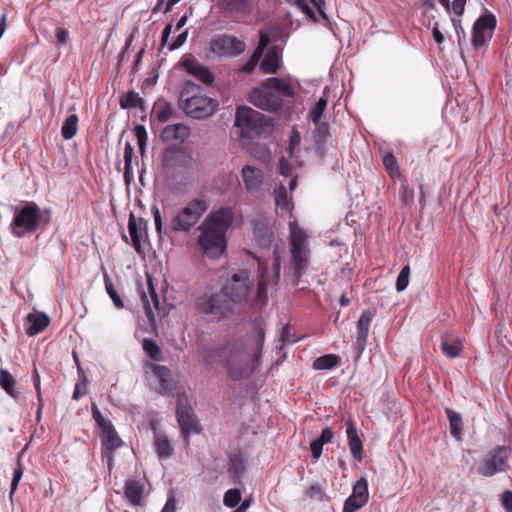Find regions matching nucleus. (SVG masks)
<instances>
[{
    "label": "nucleus",
    "mask_w": 512,
    "mask_h": 512,
    "mask_svg": "<svg viewBox=\"0 0 512 512\" xmlns=\"http://www.w3.org/2000/svg\"><path fill=\"white\" fill-rule=\"evenodd\" d=\"M264 342V327L254 322L244 335L207 348L203 361L212 367L222 364L233 381L248 379L260 370Z\"/></svg>",
    "instance_id": "obj_1"
},
{
    "label": "nucleus",
    "mask_w": 512,
    "mask_h": 512,
    "mask_svg": "<svg viewBox=\"0 0 512 512\" xmlns=\"http://www.w3.org/2000/svg\"><path fill=\"white\" fill-rule=\"evenodd\" d=\"M234 219L231 207L211 212L198 227V244L210 258L220 257L226 249V232Z\"/></svg>",
    "instance_id": "obj_2"
},
{
    "label": "nucleus",
    "mask_w": 512,
    "mask_h": 512,
    "mask_svg": "<svg viewBox=\"0 0 512 512\" xmlns=\"http://www.w3.org/2000/svg\"><path fill=\"white\" fill-rule=\"evenodd\" d=\"M51 221L48 209L42 210L35 202H23L13 209V219L9 229L16 238H23L38 230H44Z\"/></svg>",
    "instance_id": "obj_3"
},
{
    "label": "nucleus",
    "mask_w": 512,
    "mask_h": 512,
    "mask_svg": "<svg viewBox=\"0 0 512 512\" xmlns=\"http://www.w3.org/2000/svg\"><path fill=\"white\" fill-rule=\"evenodd\" d=\"M179 105L187 116L202 120L211 117L216 112L218 101L202 94L200 86L188 81L180 92Z\"/></svg>",
    "instance_id": "obj_4"
},
{
    "label": "nucleus",
    "mask_w": 512,
    "mask_h": 512,
    "mask_svg": "<svg viewBox=\"0 0 512 512\" xmlns=\"http://www.w3.org/2000/svg\"><path fill=\"white\" fill-rule=\"evenodd\" d=\"M289 269L298 282L307 271L311 256L309 235L296 221L289 222Z\"/></svg>",
    "instance_id": "obj_5"
},
{
    "label": "nucleus",
    "mask_w": 512,
    "mask_h": 512,
    "mask_svg": "<svg viewBox=\"0 0 512 512\" xmlns=\"http://www.w3.org/2000/svg\"><path fill=\"white\" fill-rule=\"evenodd\" d=\"M234 126L239 129V138L241 139H250L254 135L266 134L271 129L268 119L248 106H239L236 109Z\"/></svg>",
    "instance_id": "obj_6"
},
{
    "label": "nucleus",
    "mask_w": 512,
    "mask_h": 512,
    "mask_svg": "<svg viewBox=\"0 0 512 512\" xmlns=\"http://www.w3.org/2000/svg\"><path fill=\"white\" fill-rule=\"evenodd\" d=\"M208 203L201 198L190 200L171 219L170 227L174 232H189L207 211Z\"/></svg>",
    "instance_id": "obj_7"
},
{
    "label": "nucleus",
    "mask_w": 512,
    "mask_h": 512,
    "mask_svg": "<svg viewBox=\"0 0 512 512\" xmlns=\"http://www.w3.org/2000/svg\"><path fill=\"white\" fill-rule=\"evenodd\" d=\"M511 454L512 449L510 447L495 446L480 461L477 466V472L484 477H491L507 471L510 467Z\"/></svg>",
    "instance_id": "obj_8"
},
{
    "label": "nucleus",
    "mask_w": 512,
    "mask_h": 512,
    "mask_svg": "<svg viewBox=\"0 0 512 512\" xmlns=\"http://www.w3.org/2000/svg\"><path fill=\"white\" fill-rule=\"evenodd\" d=\"M252 288L253 280L249 273L240 270L231 276L221 290L232 304H242L247 301Z\"/></svg>",
    "instance_id": "obj_9"
},
{
    "label": "nucleus",
    "mask_w": 512,
    "mask_h": 512,
    "mask_svg": "<svg viewBox=\"0 0 512 512\" xmlns=\"http://www.w3.org/2000/svg\"><path fill=\"white\" fill-rule=\"evenodd\" d=\"M211 52L219 57L235 58L246 50V43L231 34H220L210 40Z\"/></svg>",
    "instance_id": "obj_10"
},
{
    "label": "nucleus",
    "mask_w": 512,
    "mask_h": 512,
    "mask_svg": "<svg viewBox=\"0 0 512 512\" xmlns=\"http://www.w3.org/2000/svg\"><path fill=\"white\" fill-rule=\"evenodd\" d=\"M249 101L257 108L270 112L280 110L283 105V99L271 90L267 81L262 87L254 88L250 92Z\"/></svg>",
    "instance_id": "obj_11"
},
{
    "label": "nucleus",
    "mask_w": 512,
    "mask_h": 512,
    "mask_svg": "<svg viewBox=\"0 0 512 512\" xmlns=\"http://www.w3.org/2000/svg\"><path fill=\"white\" fill-rule=\"evenodd\" d=\"M497 25V19L494 14L486 13L480 16L474 23L472 29V45L475 49L486 46L492 39L493 32Z\"/></svg>",
    "instance_id": "obj_12"
},
{
    "label": "nucleus",
    "mask_w": 512,
    "mask_h": 512,
    "mask_svg": "<svg viewBox=\"0 0 512 512\" xmlns=\"http://www.w3.org/2000/svg\"><path fill=\"white\" fill-rule=\"evenodd\" d=\"M231 307L232 303L222 290L216 294L203 295L197 300V309L203 314L222 316L230 311Z\"/></svg>",
    "instance_id": "obj_13"
},
{
    "label": "nucleus",
    "mask_w": 512,
    "mask_h": 512,
    "mask_svg": "<svg viewBox=\"0 0 512 512\" xmlns=\"http://www.w3.org/2000/svg\"><path fill=\"white\" fill-rule=\"evenodd\" d=\"M176 416L183 437L188 442L190 434L199 433L200 430L198 429L193 409L184 397H179L177 400Z\"/></svg>",
    "instance_id": "obj_14"
},
{
    "label": "nucleus",
    "mask_w": 512,
    "mask_h": 512,
    "mask_svg": "<svg viewBox=\"0 0 512 512\" xmlns=\"http://www.w3.org/2000/svg\"><path fill=\"white\" fill-rule=\"evenodd\" d=\"M193 164L192 156L182 149H166L163 155V167L166 172H180Z\"/></svg>",
    "instance_id": "obj_15"
},
{
    "label": "nucleus",
    "mask_w": 512,
    "mask_h": 512,
    "mask_svg": "<svg viewBox=\"0 0 512 512\" xmlns=\"http://www.w3.org/2000/svg\"><path fill=\"white\" fill-rule=\"evenodd\" d=\"M368 499V482L361 477L354 484L351 495L345 500L342 512H356L368 502Z\"/></svg>",
    "instance_id": "obj_16"
},
{
    "label": "nucleus",
    "mask_w": 512,
    "mask_h": 512,
    "mask_svg": "<svg viewBox=\"0 0 512 512\" xmlns=\"http://www.w3.org/2000/svg\"><path fill=\"white\" fill-rule=\"evenodd\" d=\"M374 316L375 312L373 310L366 309L362 312L357 322V336L353 344V349L357 358H359L365 350L370 324Z\"/></svg>",
    "instance_id": "obj_17"
},
{
    "label": "nucleus",
    "mask_w": 512,
    "mask_h": 512,
    "mask_svg": "<svg viewBox=\"0 0 512 512\" xmlns=\"http://www.w3.org/2000/svg\"><path fill=\"white\" fill-rule=\"evenodd\" d=\"M182 67L187 73L194 76L196 79L206 85H212L215 77L208 67L201 64L197 59L193 57H185L182 59Z\"/></svg>",
    "instance_id": "obj_18"
},
{
    "label": "nucleus",
    "mask_w": 512,
    "mask_h": 512,
    "mask_svg": "<svg viewBox=\"0 0 512 512\" xmlns=\"http://www.w3.org/2000/svg\"><path fill=\"white\" fill-rule=\"evenodd\" d=\"M273 231L267 219L259 217L253 221V241L263 249L270 248Z\"/></svg>",
    "instance_id": "obj_19"
},
{
    "label": "nucleus",
    "mask_w": 512,
    "mask_h": 512,
    "mask_svg": "<svg viewBox=\"0 0 512 512\" xmlns=\"http://www.w3.org/2000/svg\"><path fill=\"white\" fill-rule=\"evenodd\" d=\"M147 222L143 218L137 219L131 212L128 220V231L131 238L132 247L141 252V241L147 237Z\"/></svg>",
    "instance_id": "obj_20"
},
{
    "label": "nucleus",
    "mask_w": 512,
    "mask_h": 512,
    "mask_svg": "<svg viewBox=\"0 0 512 512\" xmlns=\"http://www.w3.org/2000/svg\"><path fill=\"white\" fill-rule=\"evenodd\" d=\"M242 178L247 192L258 195L263 184V171L251 165L242 168Z\"/></svg>",
    "instance_id": "obj_21"
},
{
    "label": "nucleus",
    "mask_w": 512,
    "mask_h": 512,
    "mask_svg": "<svg viewBox=\"0 0 512 512\" xmlns=\"http://www.w3.org/2000/svg\"><path fill=\"white\" fill-rule=\"evenodd\" d=\"M124 496L132 506H142L146 496L144 483L140 480L128 479L124 486Z\"/></svg>",
    "instance_id": "obj_22"
},
{
    "label": "nucleus",
    "mask_w": 512,
    "mask_h": 512,
    "mask_svg": "<svg viewBox=\"0 0 512 512\" xmlns=\"http://www.w3.org/2000/svg\"><path fill=\"white\" fill-rule=\"evenodd\" d=\"M102 430V443L105 448L104 455L108 459V463L112 461V452L120 448L123 444L121 438L118 436L112 423L105 424Z\"/></svg>",
    "instance_id": "obj_23"
},
{
    "label": "nucleus",
    "mask_w": 512,
    "mask_h": 512,
    "mask_svg": "<svg viewBox=\"0 0 512 512\" xmlns=\"http://www.w3.org/2000/svg\"><path fill=\"white\" fill-rule=\"evenodd\" d=\"M150 367L158 380L157 390L161 394H170L175 387L171 370L166 366L157 364H150Z\"/></svg>",
    "instance_id": "obj_24"
},
{
    "label": "nucleus",
    "mask_w": 512,
    "mask_h": 512,
    "mask_svg": "<svg viewBox=\"0 0 512 512\" xmlns=\"http://www.w3.org/2000/svg\"><path fill=\"white\" fill-rule=\"evenodd\" d=\"M223 11L226 16L238 21L251 13L250 0H224Z\"/></svg>",
    "instance_id": "obj_25"
},
{
    "label": "nucleus",
    "mask_w": 512,
    "mask_h": 512,
    "mask_svg": "<svg viewBox=\"0 0 512 512\" xmlns=\"http://www.w3.org/2000/svg\"><path fill=\"white\" fill-rule=\"evenodd\" d=\"M346 435L348 440V446L350 453L357 461L362 460L363 445L362 441L357 433L355 423L352 419H348L346 422Z\"/></svg>",
    "instance_id": "obj_26"
},
{
    "label": "nucleus",
    "mask_w": 512,
    "mask_h": 512,
    "mask_svg": "<svg viewBox=\"0 0 512 512\" xmlns=\"http://www.w3.org/2000/svg\"><path fill=\"white\" fill-rule=\"evenodd\" d=\"M50 323L49 317L44 313H30L27 316L26 333L35 336L44 331Z\"/></svg>",
    "instance_id": "obj_27"
},
{
    "label": "nucleus",
    "mask_w": 512,
    "mask_h": 512,
    "mask_svg": "<svg viewBox=\"0 0 512 512\" xmlns=\"http://www.w3.org/2000/svg\"><path fill=\"white\" fill-rule=\"evenodd\" d=\"M274 195L277 208L280 209L283 214L286 213L291 216L293 202L292 197L288 194L286 187L283 184H280L275 188Z\"/></svg>",
    "instance_id": "obj_28"
},
{
    "label": "nucleus",
    "mask_w": 512,
    "mask_h": 512,
    "mask_svg": "<svg viewBox=\"0 0 512 512\" xmlns=\"http://www.w3.org/2000/svg\"><path fill=\"white\" fill-rule=\"evenodd\" d=\"M141 300L147 317L153 320L155 318L153 308L158 309L159 297L151 285L148 286L147 292L142 293Z\"/></svg>",
    "instance_id": "obj_29"
},
{
    "label": "nucleus",
    "mask_w": 512,
    "mask_h": 512,
    "mask_svg": "<svg viewBox=\"0 0 512 512\" xmlns=\"http://www.w3.org/2000/svg\"><path fill=\"white\" fill-rule=\"evenodd\" d=\"M154 446L160 460L168 459L173 454V447L164 434L155 432Z\"/></svg>",
    "instance_id": "obj_30"
},
{
    "label": "nucleus",
    "mask_w": 512,
    "mask_h": 512,
    "mask_svg": "<svg viewBox=\"0 0 512 512\" xmlns=\"http://www.w3.org/2000/svg\"><path fill=\"white\" fill-rule=\"evenodd\" d=\"M267 83L271 90L280 95L283 100L293 95V88L291 84L284 79L273 77L269 78Z\"/></svg>",
    "instance_id": "obj_31"
},
{
    "label": "nucleus",
    "mask_w": 512,
    "mask_h": 512,
    "mask_svg": "<svg viewBox=\"0 0 512 512\" xmlns=\"http://www.w3.org/2000/svg\"><path fill=\"white\" fill-rule=\"evenodd\" d=\"M189 130L183 124H172L168 125L164 128L162 132V137L165 140H180L184 141L188 136Z\"/></svg>",
    "instance_id": "obj_32"
},
{
    "label": "nucleus",
    "mask_w": 512,
    "mask_h": 512,
    "mask_svg": "<svg viewBox=\"0 0 512 512\" xmlns=\"http://www.w3.org/2000/svg\"><path fill=\"white\" fill-rule=\"evenodd\" d=\"M119 104L122 109H132L136 107H139L141 110L145 109V102L143 98H141L134 90H130L122 95Z\"/></svg>",
    "instance_id": "obj_33"
},
{
    "label": "nucleus",
    "mask_w": 512,
    "mask_h": 512,
    "mask_svg": "<svg viewBox=\"0 0 512 512\" xmlns=\"http://www.w3.org/2000/svg\"><path fill=\"white\" fill-rule=\"evenodd\" d=\"M463 340L460 338L444 339L441 342V351L448 358H456L463 350Z\"/></svg>",
    "instance_id": "obj_34"
},
{
    "label": "nucleus",
    "mask_w": 512,
    "mask_h": 512,
    "mask_svg": "<svg viewBox=\"0 0 512 512\" xmlns=\"http://www.w3.org/2000/svg\"><path fill=\"white\" fill-rule=\"evenodd\" d=\"M0 386L12 398H18L19 393L16 391V380L6 369H0Z\"/></svg>",
    "instance_id": "obj_35"
},
{
    "label": "nucleus",
    "mask_w": 512,
    "mask_h": 512,
    "mask_svg": "<svg viewBox=\"0 0 512 512\" xmlns=\"http://www.w3.org/2000/svg\"><path fill=\"white\" fill-rule=\"evenodd\" d=\"M445 413L449 420L450 433L456 440L462 438V419L459 413L451 408H446Z\"/></svg>",
    "instance_id": "obj_36"
},
{
    "label": "nucleus",
    "mask_w": 512,
    "mask_h": 512,
    "mask_svg": "<svg viewBox=\"0 0 512 512\" xmlns=\"http://www.w3.org/2000/svg\"><path fill=\"white\" fill-rule=\"evenodd\" d=\"M340 357L335 354H326L316 358L313 362L314 370H331L340 364Z\"/></svg>",
    "instance_id": "obj_37"
},
{
    "label": "nucleus",
    "mask_w": 512,
    "mask_h": 512,
    "mask_svg": "<svg viewBox=\"0 0 512 512\" xmlns=\"http://www.w3.org/2000/svg\"><path fill=\"white\" fill-rule=\"evenodd\" d=\"M78 121L79 119L76 114H71L65 119L61 127V135L65 140H70L76 135L78 131Z\"/></svg>",
    "instance_id": "obj_38"
},
{
    "label": "nucleus",
    "mask_w": 512,
    "mask_h": 512,
    "mask_svg": "<svg viewBox=\"0 0 512 512\" xmlns=\"http://www.w3.org/2000/svg\"><path fill=\"white\" fill-rule=\"evenodd\" d=\"M261 70L266 74L276 73L279 68V57L276 51H269L261 62Z\"/></svg>",
    "instance_id": "obj_39"
},
{
    "label": "nucleus",
    "mask_w": 512,
    "mask_h": 512,
    "mask_svg": "<svg viewBox=\"0 0 512 512\" xmlns=\"http://www.w3.org/2000/svg\"><path fill=\"white\" fill-rule=\"evenodd\" d=\"M317 128L314 131V139L317 150H323L324 145L330 137L329 126L327 123H318Z\"/></svg>",
    "instance_id": "obj_40"
},
{
    "label": "nucleus",
    "mask_w": 512,
    "mask_h": 512,
    "mask_svg": "<svg viewBox=\"0 0 512 512\" xmlns=\"http://www.w3.org/2000/svg\"><path fill=\"white\" fill-rule=\"evenodd\" d=\"M326 107L327 99L325 97L319 98L310 112V118L314 124H318L319 121L324 117Z\"/></svg>",
    "instance_id": "obj_41"
},
{
    "label": "nucleus",
    "mask_w": 512,
    "mask_h": 512,
    "mask_svg": "<svg viewBox=\"0 0 512 512\" xmlns=\"http://www.w3.org/2000/svg\"><path fill=\"white\" fill-rule=\"evenodd\" d=\"M143 350L152 360H162V352L158 345L152 339L145 338L143 340Z\"/></svg>",
    "instance_id": "obj_42"
},
{
    "label": "nucleus",
    "mask_w": 512,
    "mask_h": 512,
    "mask_svg": "<svg viewBox=\"0 0 512 512\" xmlns=\"http://www.w3.org/2000/svg\"><path fill=\"white\" fill-rule=\"evenodd\" d=\"M173 114V106L167 102L159 104L155 110V117L159 122L169 121L172 118Z\"/></svg>",
    "instance_id": "obj_43"
},
{
    "label": "nucleus",
    "mask_w": 512,
    "mask_h": 512,
    "mask_svg": "<svg viewBox=\"0 0 512 512\" xmlns=\"http://www.w3.org/2000/svg\"><path fill=\"white\" fill-rule=\"evenodd\" d=\"M104 283H105V289H106L109 297L113 301L114 305L117 308H123L124 304H123V301H122L120 295L117 293L112 280L106 275L104 276Z\"/></svg>",
    "instance_id": "obj_44"
},
{
    "label": "nucleus",
    "mask_w": 512,
    "mask_h": 512,
    "mask_svg": "<svg viewBox=\"0 0 512 512\" xmlns=\"http://www.w3.org/2000/svg\"><path fill=\"white\" fill-rule=\"evenodd\" d=\"M241 500V493L238 489H229L224 494L223 503L229 508H234Z\"/></svg>",
    "instance_id": "obj_45"
},
{
    "label": "nucleus",
    "mask_w": 512,
    "mask_h": 512,
    "mask_svg": "<svg viewBox=\"0 0 512 512\" xmlns=\"http://www.w3.org/2000/svg\"><path fill=\"white\" fill-rule=\"evenodd\" d=\"M409 278H410V267H409V265H405L401 269V271L396 279V290L398 292H401L407 288V286L409 284Z\"/></svg>",
    "instance_id": "obj_46"
},
{
    "label": "nucleus",
    "mask_w": 512,
    "mask_h": 512,
    "mask_svg": "<svg viewBox=\"0 0 512 512\" xmlns=\"http://www.w3.org/2000/svg\"><path fill=\"white\" fill-rule=\"evenodd\" d=\"M134 133H135V136L137 138V142H138V146H139V151L141 154L144 153L145 151V145H146V142H147V132H146V129L143 125H136L135 128H134Z\"/></svg>",
    "instance_id": "obj_47"
},
{
    "label": "nucleus",
    "mask_w": 512,
    "mask_h": 512,
    "mask_svg": "<svg viewBox=\"0 0 512 512\" xmlns=\"http://www.w3.org/2000/svg\"><path fill=\"white\" fill-rule=\"evenodd\" d=\"M383 164L390 173L398 172V163L396 157L392 153H387L383 157Z\"/></svg>",
    "instance_id": "obj_48"
},
{
    "label": "nucleus",
    "mask_w": 512,
    "mask_h": 512,
    "mask_svg": "<svg viewBox=\"0 0 512 512\" xmlns=\"http://www.w3.org/2000/svg\"><path fill=\"white\" fill-rule=\"evenodd\" d=\"M22 475H23V470H22L20 461H18L17 467L14 469V472H13V478H12L11 487H10V495H12L13 493L16 492V490L18 488V484L22 478Z\"/></svg>",
    "instance_id": "obj_49"
},
{
    "label": "nucleus",
    "mask_w": 512,
    "mask_h": 512,
    "mask_svg": "<svg viewBox=\"0 0 512 512\" xmlns=\"http://www.w3.org/2000/svg\"><path fill=\"white\" fill-rule=\"evenodd\" d=\"M452 24H453V27L455 29V32H456V35H457V38H458V45L460 47L463 46V44L466 43V34H465V31L461 25V21L460 20H457V19H452Z\"/></svg>",
    "instance_id": "obj_50"
},
{
    "label": "nucleus",
    "mask_w": 512,
    "mask_h": 512,
    "mask_svg": "<svg viewBox=\"0 0 512 512\" xmlns=\"http://www.w3.org/2000/svg\"><path fill=\"white\" fill-rule=\"evenodd\" d=\"M273 270H274V282L277 283L280 278V269H281V255L277 249L273 251Z\"/></svg>",
    "instance_id": "obj_51"
},
{
    "label": "nucleus",
    "mask_w": 512,
    "mask_h": 512,
    "mask_svg": "<svg viewBox=\"0 0 512 512\" xmlns=\"http://www.w3.org/2000/svg\"><path fill=\"white\" fill-rule=\"evenodd\" d=\"M259 268L261 270V279L258 283L257 294L259 298H262L266 294V286L268 283L265 277V270L262 263H259Z\"/></svg>",
    "instance_id": "obj_52"
},
{
    "label": "nucleus",
    "mask_w": 512,
    "mask_h": 512,
    "mask_svg": "<svg viewBox=\"0 0 512 512\" xmlns=\"http://www.w3.org/2000/svg\"><path fill=\"white\" fill-rule=\"evenodd\" d=\"M134 157V148L130 142L127 141L124 146V166L132 167V160Z\"/></svg>",
    "instance_id": "obj_53"
},
{
    "label": "nucleus",
    "mask_w": 512,
    "mask_h": 512,
    "mask_svg": "<svg viewBox=\"0 0 512 512\" xmlns=\"http://www.w3.org/2000/svg\"><path fill=\"white\" fill-rule=\"evenodd\" d=\"M188 37V29L181 32L176 39L170 44L169 49L170 50H176L180 48L187 40Z\"/></svg>",
    "instance_id": "obj_54"
},
{
    "label": "nucleus",
    "mask_w": 512,
    "mask_h": 512,
    "mask_svg": "<svg viewBox=\"0 0 512 512\" xmlns=\"http://www.w3.org/2000/svg\"><path fill=\"white\" fill-rule=\"evenodd\" d=\"M306 495L309 497V498H312V499H318V500H321L322 499V496H323V489L320 485L316 484V485H311L307 492H306Z\"/></svg>",
    "instance_id": "obj_55"
},
{
    "label": "nucleus",
    "mask_w": 512,
    "mask_h": 512,
    "mask_svg": "<svg viewBox=\"0 0 512 512\" xmlns=\"http://www.w3.org/2000/svg\"><path fill=\"white\" fill-rule=\"evenodd\" d=\"M56 45L58 47H60L61 45H65L67 44L68 40H69V34L68 32L61 28V27H58L56 29Z\"/></svg>",
    "instance_id": "obj_56"
},
{
    "label": "nucleus",
    "mask_w": 512,
    "mask_h": 512,
    "mask_svg": "<svg viewBox=\"0 0 512 512\" xmlns=\"http://www.w3.org/2000/svg\"><path fill=\"white\" fill-rule=\"evenodd\" d=\"M92 416L101 429L105 427V424L111 423L102 416L101 412L99 411L96 405L92 406Z\"/></svg>",
    "instance_id": "obj_57"
},
{
    "label": "nucleus",
    "mask_w": 512,
    "mask_h": 512,
    "mask_svg": "<svg viewBox=\"0 0 512 512\" xmlns=\"http://www.w3.org/2000/svg\"><path fill=\"white\" fill-rule=\"evenodd\" d=\"M501 503L507 512H512V491H505L501 495Z\"/></svg>",
    "instance_id": "obj_58"
},
{
    "label": "nucleus",
    "mask_w": 512,
    "mask_h": 512,
    "mask_svg": "<svg viewBox=\"0 0 512 512\" xmlns=\"http://www.w3.org/2000/svg\"><path fill=\"white\" fill-rule=\"evenodd\" d=\"M152 214H153V218H154L155 229L159 234H161L163 224H162V217L160 214V210L157 206L152 207Z\"/></svg>",
    "instance_id": "obj_59"
},
{
    "label": "nucleus",
    "mask_w": 512,
    "mask_h": 512,
    "mask_svg": "<svg viewBox=\"0 0 512 512\" xmlns=\"http://www.w3.org/2000/svg\"><path fill=\"white\" fill-rule=\"evenodd\" d=\"M85 394H86V380L84 379L82 382L76 383L72 398L74 400H79Z\"/></svg>",
    "instance_id": "obj_60"
},
{
    "label": "nucleus",
    "mask_w": 512,
    "mask_h": 512,
    "mask_svg": "<svg viewBox=\"0 0 512 512\" xmlns=\"http://www.w3.org/2000/svg\"><path fill=\"white\" fill-rule=\"evenodd\" d=\"M258 63L251 57L239 68V72L243 74H251Z\"/></svg>",
    "instance_id": "obj_61"
},
{
    "label": "nucleus",
    "mask_w": 512,
    "mask_h": 512,
    "mask_svg": "<svg viewBox=\"0 0 512 512\" xmlns=\"http://www.w3.org/2000/svg\"><path fill=\"white\" fill-rule=\"evenodd\" d=\"M432 36L437 45L441 48L442 44L445 41V37L443 33L439 30V25L437 22L434 23L432 28Z\"/></svg>",
    "instance_id": "obj_62"
},
{
    "label": "nucleus",
    "mask_w": 512,
    "mask_h": 512,
    "mask_svg": "<svg viewBox=\"0 0 512 512\" xmlns=\"http://www.w3.org/2000/svg\"><path fill=\"white\" fill-rule=\"evenodd\" d=\"M334 438V432L331 430L330 427H325L319 438H317L323 445L326 443L332 442Z\"/></svg>",
    "instance_id": "obj_63"
},
{
    "label": "nucleus",
    "mask_w": 512,
    "mask_h": 512,
    "mask_svg": "<svg viewBox=\"0 0 512 512\" xmlns=\"http://www.w3.org/2000/svg\"><path fill=\"white\" fill-rule=\"evenodd\" d=\"M322 447L323 444L318 439H315L310 443V450L313 458L318 459L321 456Z\"/></svg>",
    "instance_id": "obj_64"
}]
</instances>
